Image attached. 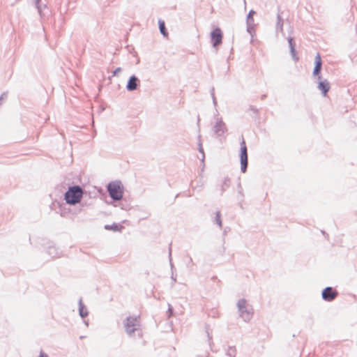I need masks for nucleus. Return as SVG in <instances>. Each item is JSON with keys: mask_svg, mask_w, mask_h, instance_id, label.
<instances>
[{"mask_svg": "<svg viewBox=\"0 0 357 357\" xmlns=\"http://www.w3.org/2000/svg\"><path fill=\"white\" fill-rule=\"evenodd\" d=\"M123 326L127 335L130 337H132L135 333H137L139 337L142 336V332L141 330V324L139 317L137 316H130L128 317L123 321Z\"/></svg>", "mask_w": 357, "mask_h": 357, "instance_id": "1", "label": "nucleus"}, {"mask_svg": "<svg viewBox=\"0 0 357 357\" xmlns=\"http://www.w3.org/2000/svg\"><path fill=\"white\" fill-rule=\"evenodd\" d=\"M239 317L245 321L249 322L254 314L252 306L245 298H241L236 303Z\"/></svg>", "mask_w": 357, "mask_h": 357, "instance_id": "2", "label": "nucleus"}, {"mask_svg": "<svg viewBox=\"0 0 357 357\" xmlns=\"http://www.w3.org/2000/svg\"><path fill=\"white\" fill-rule=\"evenodd\" d=\"M82 194V189L79 186H73L66 192L65 199L68 204H75L79 202Z\"/></svg>", "mask_w": 357, "mask_h": 357, "instance_id": "3", "label": "nucleus"}, {"mask_svg": "<svg viewBox=\"0 0 357 357\" xmlns=\"http://www.w3.org/2000/svg\"><path fill=\"white\" fill-rule=\"evenodd\" d=\"M107 191L114 200H121L123 197L122 185L119 181H113L108 184Z\"/></svg>", "mask_w": 357, "mask_h": 357, "instance_id": "4", "label": "nucleus"}, {"mask_svg": "<svg viewBox=\"0 0 357 357\" xmlns=\"http://www.w3.org/2000/svg\"><path fill=\"white\" fill-rule=\"evenodd\" d=\"M212 130L217 137L224 136L227 132V126L220 117H216Z\"/></svg>", "mask_w": 357, "mask_h": 357, "instance_id": "5", "label": "nucleus"}, {"mask_svg": "<svg viewBox=\"0 0 357 357\" xmlns=\"http://www.w3.org/2000/svg\"><path fill=\"white\" fill-rule=\"evenodd\" d=\"M240 160H241V169L243 173H245L247 170L248 167V153H247V146L245 144V140L243 139L241 142V153H240Z\"/></svg>", "mask_w": 357, "mask_h": 357, "instance_id": "6", "label": "nucleus"}, {"mask_svg": "<svg viewBox=\"0 0 357 357\" xmlns=\"http://www.w3.org/2000/svg\"><path fill=\"white\" fill-rule=\"evenodd\" d=\"M223 34L218 27L214 29L211 33V41L213 47L217 48L222 43Z\"/></svg>", "mask_w": 357, "mask_h": 357, "instance_id": "7", "label": "nucleus"}, {"mask_svg": "<svg viewBox=\"0 0 357 357\" xmlns=\"http://www.w3.org/2000/svg\"><path fill=\"white\" fill-rule=\"evenodd\" d=\"M337 296V292L331 287L325 288L322 291V298L326 301H332Z\"/></svg>", "mask_w": 357, "mask_h": 357, "instance_id": "8", "label": "nucleus"}, {"mask_svg": "<svg viewBox=\"0 0 357 357\" xmlns=\"http://www.w3.org/2000/svg\"><path fill=\"white\" fill-rule=\"evenodd\" d=\"M317 80H318L317 89L319 91H321V94L324 96H326L327 92L330 89V84H329L328 81L326 79H323L321 76H318Z\"/></svg>", "mask_w": 357, "mask_h": 357, "instance_id": "9", "label": "nucleus"}, {"mask_svg": "<svg viewBox=\"0 0 357 357\" xmlns=\"http://www.w3.org/2000/svg\"><path fill=\"white\" fill-rule=\"evenodd\" d=\"M314 63H315V66H314V70L312 73V75L314 77H317V78H318V76H320L319 73L321 72V65H322L321 59V56L319 54H317L316 55Z\"/></svg>", "mask_w": 357, "mask_h": 357, "instance_id": "10", "label": "nucleus"}, {"mask_svg": "<svg viewBox=\"0 0 357 357\" xmlns=\"http://www.w3.org/2000/svg\"><path fill=\"white\" fill-rule=\"evenodd\" d=\"M138 82H139V79L136 76H135V75L131 76L127 83V85H126L127 90L129 91L135 90L137 87Z\"/></svg>", "mask_w": 357, "mask_h": 357, "instance_id": "11", "label": "nucleus"}, {"mask_svg": "<svg viewBox=\"0 0 357 357\" xmlns=\"http://www.w3.org/2000/svg\"><path fill=\"white\" fill-rule=\"evenodd\" d=\"M79 314L81 317L84 318L88 316V310L82 303V298L79 300Z\"/></svg>", "mask_w": 357, "mask_h": 357, "instance_id": "12", "label": "nucleus"}, {"mask_svg": "<svg viewBox=\"0 0 357 357\" xmlns=\"http://www.w3.org/2000/svg\"><path fill=\"white\" fill-rule=\"evenodd\" d=\"M276 31L283 32V19L280 14L277 16Z\"/></svg>", "mask_w": 357, "mask_h": 357, "instance_id": "13", "label": "nucleus"}, {"mask_svg": "<svg viewBox=\"0 0 357 357\" xmlns=\"http://www.w3.org/2000/svg\"><path fill=\"white\" fill-rule=\"evenodd\" d=\"M39 1H40V0L36 1V6L38 9V12L39 15L42 17L45 15V10L47 9V6H46V5H43V6L39 5Z\"/></svg>", "mask_w": 357, "mask_h": 357, "instance_id": "14", "label": "nucleus"}, {"mask_svg": "<svg viewBox=\"0 0 357 357\" xmlns=\"http://www.w3.org/2000/svg\"><path fill=\"white\" fill-rule=\"evenodd\" d=\"M48 253L52 257H59L60 256L55 246H50L48 248Z\"/></svg>", "mask_w": 357, "mask_h": 357, "instance_id": "15", "label": "nucleus"}, {"mask_svg": "<svg viewBox=\"0 0 357 357\" xmlns=\"http://www.w3.org/2000/svg\"><path fill=\"white\" fill-rule=\"evenodd\" d=\"M159 29L160 31V33L164 36H166L167 35V33L165 29V22L163 21H159Z\"/></svg>", "mask_w": 357, "mask_h": 357, "instance_id": "16", "label": "nucleus"}, {"mask_svg": "<svg viewBox=\"0 0 357 357\" xmlns=\"http://www.w3.org/2000/svg\"><path fill=\"white\" fill-rule=\"evenodd\" d=\"M121 227H122L121 226H119V225H115V224L112 225H106L105 226V229H107V230L112 229L114 231H119L120 228H121Z\"/></svg>", "mask_w": 357, "mask_h": 357, "instance_id": "17", "label": "nucleus"}, {"mask_svg": "<svg viewBox=\"0 0 357 357\" xmlns=\"http://www.w3.org/2000/svg\"><path fill=\"white\" fill-rule=\"evenodd\" d=\"M255 11L250 10L247 16V24H254L253 15Z\"/></svg>", "mask_w": 357, "mask_h": 357, "instance_id": "18", "label": "nucleus"}, {"mask_svg": "<svg viewBox=\"0 0 357 357\" xmlns=\"http://www.w3.org/2000/svg\"><path fill=\"white\" fill-rule=\"evenodd\" d=\"M215 223L221 228L222 227V220L220 218V212L217 211L216 212V216H215Z\"/></svg>", "mask_w": 357, "mask_h": 357, "instance_id": "19", "label": "nucleus"}, {"mask_svg": "<svg viewBox=\"0 0 357 357\" xmlns=\"http://www.w3.org/2000/svg\"><path fill=\"white\" fill-rule=\"evenodd\" d=\"M290 52H291L293 59L294 61H297L298 59V58L296 56L295 47H291V48H290Z\"/></svg>", "mask_w": 357, "mask_h": 357, "instance_id": "20", "label": "nucleus"}, {"mask_svg": "<svg viewBox=\"0 0 357 357\" xmlns=\"http://www.w3.org/2000/svg\"><path fill=\"white\" fill-rule=\"evenodd\" d=\"M247 31L252 36L254 31V24H247Z\"/></svg>", "mask_w": 357, "mask_h": 357, "instance_id": "21", "label": "nucleus"}, {"mask_svg": "<svg viewBox=\"0 0 357 357\" xmlns=\"http://www.w3.org/2000/svg\"><path fill=\"white\" fill-rule=\"evenodd\" d=\"M211 97H212V99H213V103L214 106L216 107L217 106V100H216V98H215V91H214V89L213 88L211 89Z\"/></svg>", "mask_w": 357, "mask_h": 357, "instance_id": "22", "label": "nucleus"}, {"mask_svg": "<svg viewBox=\"0 0 357 357\" xmlns=\"http://www.w3.org/2000/svg\"><path fill=\"white\" fill-rule=\"evenodd\" d=\"M227 353H228V355H229V356H231H231H234V355H235V354H236V349H235L234 348L230 347V348L228 349Z\"/></svg>", "mask_w": 357, "mask_h": 357, "instance_id": "23", "label": "nucleus"}, {"mask_svg": "<svg viewBox=\"0 0 357 357\" xmlns=\"http://www.w3.org/2000/svg\"><path fill=\"white\" fill-rule=\"evenodd\" d=\"M198 146H199V151L202 154V160H204V149H203L202 143L199 142Z\"/></svg>", "mask_w": 357, "mask_h": 357, "instance_id": "24", "label": "nucleus"}, {"mask_svg": "<svg viewBox=\"0 0 357 357\" xmlns=\"http://www.w3.org/2000/svg\"><path fill=\"white\" fill-rule=\"evenodd\" d=\"M121 70H121V68H116V69L113 71V73H112V75H113V76H117V75H119V73L121 72Z\"/></svg>", "mask_w": 357, "mask_h": 357, "instance_id": "25", "label": "nucleus"}, {"mask_svg": "<svg viewBox=\"0 0 357 357\" xmlns=\"http://www.w3.org/2000/svg\"><path fill=\"white\" fill-rule=\"evenodd\" d=\"M288 43H289V48H291V47H294V43L293 38L289 37L288 38Z\"/></svg>", "mask_w": 357, "mask_h": 357, "instance_id": "26", "label": "nucleus"}, {"mask_svg": "<svg viewBox=\"0 0 357 357\" xmlns=\"http://www.w3.org/2000/svg\"><path fill=\"white\" fill-rule=\"evenodd\" d=\"M38 357H49V356L46 353H45L43 351L41 350L39 353Z\"/></svg>", "mask_w": 357, "mask_h": 357, "instance_id": "27", "label": "nucleus"}, {"mask_svg": "<svg viewBox=\"0 0 357 357\" xmlns=\"http://www.w3.org/2000/svg\"><path fill=\"white\" fill-rule=\"evenodd\" d=\"M238 193L241 194L242 195V197H243V195L242 193V188H241V184L238 185Z\"/></svg>", "mask_w": 357, "mask_h": 357, "instance_id": "28", "label": "nucleus"}, {"mask_svg": "<svg viewBox=\"0 0 357 357\" xmlns=\"http://www.w3.org/2000/svg\"><path fill=\"white\" fill-rule=\"evenodd\" d=\"M4 97H6V94L5 93H3L0 97V105H1V100L4 98Z\"/></svg>", "mask_w": 357, "mask_h": 357, "instance_id": "29", "label": "nucleus"}, {"mask_svg": "<svg viewBox=\"0 0 357 357\" xmlns=\"http://www.w3.org/2000/svg\"><path fill=\"white\" fill-rule=\"evenodd\" d=\"M169 260H170V265L172 268H173V264L172 263V258H171V248H169Z\"/></svg>", "mask_w": 357, "mask_h": 357, "instance_id": "30", "label": "nucleus"}, {"mask_svg": "<svg viewBox=\"0 0 357 357\" xmlns=\"http://www.w3.org/2000/svg\"><path fill=\"white\" fill-rule=\"evenodd\" d=\"M172 280L176 282V278L174 276V274L172 273Z\"/></svg>", "mask_w": 357, "mask_h": 357, "instance_id": "31", "label": "nucleus"}, {"mask_svg": "<svg viewBox=\"0 0 357 357\" xmlns=\"http://www.w3.org/2000/svg\"><path fill=\"white\" fill-rule=\"evenodd\" d=\"M168 310H169V312H170V313H172V307H171L170 305H169V307Z\"/></svg>", "mask_w": 357, "mask_h": 357, "instance_id": "32", "label": "nucleus"}, {"mask_svg": "<svg viewBox=\"0 0 357 357\" xmlns=\"http://www.w3.org/2000/svg\"><path fill=\"white\" fill-rule=\"evenodd\" d=\"M84 322V324H85L86 326H88V325H89V322H88V321H86V320H85Z\"/></svg>", "mask_w": 357, "mask_h": 357, "instance_id": "33", "label": "nucleus"}]
</instances>
